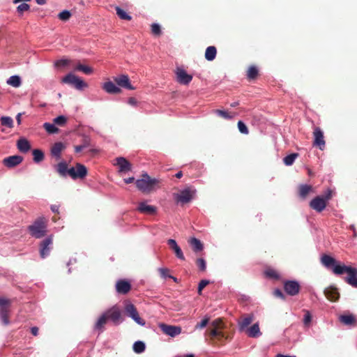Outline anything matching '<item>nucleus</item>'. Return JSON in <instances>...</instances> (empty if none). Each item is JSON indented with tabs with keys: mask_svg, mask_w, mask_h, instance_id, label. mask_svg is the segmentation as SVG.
Segmentation results:
<instances>
[{
	"mask_svg": "<svg viewBox=\"0 0 357 357\" xmlns=\"http://www.w3.org/2000/svg\"><path fill=\"white\" fill-rule=\"evenodd\" d=\"M38 331H39V329L36 326H33V327H32L31 328V332L32 335H34V336H37L38 335Z\"/></svg>",
	"mask_w": 357,
	"mask_h": 357,
	"instance_id": "61",
	"label": "nucleus"
},
{
	"mask_svg": "<svg viewBox=\"0 0 357 357\" xmlns=\"http://www.w3.org/2000/svg\"><path fill=\"white\" fill-rule=\"evenodd\" d=\"M324 295L331 302L337 301L340 298L337 289L333 287L326 288L324 290Z\"/></svg>",
	"mask_w": 357,
	"mask_h": 357,
	"instance_id": "25",
	"label": "nucleus"
},
{
	"mask_svg": "<svg viewBox=\"0 0 357 357\" xmlns=\"http://www.w3.org/2000/svg\"><path fill=\"white\" fill-rule=\"evenodd\" d=\"M114 81L121 87L134 90L135 88L130 84V79L127 75H121L114 78Z\"/></svg>",
	"mask_w": 357,
	"mask_h": 357,
	"instance_id": "19",
	"label": "nucleus"
},
{
	"mask_svg": "<svg viewBox=\"0 0 357 357\" xmlns=\"http://www.w3.org/2000/svg\"><path fill=\"white\" fill-rule=\"evenodd\" d=\"M135 181L134 177H129L128 178L124 179V182L127 184L132 183Z\"/></svg>",
	"mask_w": 357,
	"mask_h": 357,
	"instance_id": "64",
	"label": "nucleus"
},
{
	"mask_svg": "<svg viewBox=\"0 0 357 357\" xmlns=\"http://www.w3.org/2000/svg\"><path fill=\"white\" fill-rule=\"evenodd\" d=\"M209 320H210V318L208 317H204L201 322L199 323H197L196 325H195V329H202L204 328H205L207 324H208L209 322Z\"/></svg>",
	"mask_w": 357,
	"mask_h": 357,
	"instance_id": "50",
	"label": "nucleus"
},
{
	"mask_svg": "<svg viewBox=\"0 0 357 357\" xmlns=\"http://www.w3.org/2000/svg\"><path fill=\"white\" fill-rule=\"evenodd\" d=\"M188 242L195 252H201L204 249L203 243L195 237L190 238Z\"/></svg>",
	"mask_w": 357,
	"mask_h": 357,
	"instance_id": "29",
	"label": "nucleus"
},
{
	"mask_svg": "<svg viewBox=\"0 0 357 357\" xmlns=\"http://www.w3.org/2000/svg\"><path fill=\"white\" fill-rule=\"evenodd\" d=\"M75 70H78V71H82L86 75H90L93 73L92 68L87 66L82 65L79 63L76 65Z\"/></svg>",
	"mask_w": 357,
	"mask_h": 357,
	"instance_id": "39",
	"label": "nucleus"
},
{
	"mask_svg": "<svg viewBox=\"0 0 357 357\" xmlns=\"http://www.w3.org/2000/svg\"><path fill=\"white\" fill-rule=\"evenodd\" d=\"M71 17V13L70 11L67 10H64L62 12L59 13L58 15V17L62 21H67Z\"/></svg>",
	"mask_w": 357,
	"mask_h": 357,
	"instance_id": "47",
	"label": "nucleus"
},
{
	"mask_svg": "<svg viewBox=\"0 0 357 357\" xmlns=\"http://www.w3.org/2000/svg\"><path fill=\"white\" fill-rule=\"evenodd\" d=\"M54 123L58 126H63L67 121L66 117L64 116H59L53 120Z\"/></svg>",
	"mask_w": 357,
	"mask_h": 357,
	"instance_id": "51",
	"label": "nucleus"
},
{
	"mask_svg": "<svg viewBox=\"0 0 357 357\" xmlns=\"http://www.w3.org/2000/svg\"><path fill=\"white\" fill-rule=\"evenodd\" d=\"M159 272L160 273V275L162 277V278H172L174 281H176V278L170 275H168V272H169V270L167 268H159Z\"/></svg>",
	"mask_w": 357,
	"mask_h": 357,
	"instance_id": "55",
	"label": "nucleus"
},
{
	"mask_svg": "<svg viewBox=\"0 0 357 357\" xmlns=\"http://www.w3.org/2000/svg\"><path fill=\"white\" fill-rule=\"evenodd\" d=\"M10 301L4 298H0V318L4 325H8L9 321V305Z\"/></svg>",
	"mask_w": 357,
	"mask_h": 357,
	"instance_id": "8",
	"label": "nucleus"
},
{
	"mask_svg": "<svg viewBox=\"0 0 357 357\" xmlns=\"http://www.w3.org/2000/svg\"><path fill=\"white\" fill-rule=\"evenodd\" d=\"M312 321V315L309 311L305 312V315L303 318V323L305 326H308Z\"/></svg>",
	"mask_w": 357,
	"mask_h": 357,
	"instance_id": "53",
	"label": "nucleus"
},
{
	"mask_svg": "<svg viewBox=\"0 0 357 357\" xmlns=\"http://www.w3.org/2000/svg\"><path fill=\"white\" fill-rule=\"evenodd\" d=\"M214 112L218 115L221 118H223L225 119H227V120H230V119H232L235 115L236 114V113L233 112V113H229L227 111H225V110H221V109H215L214 111Z\"/></svg>",
	"mask_w": 357,
	"mask_h": 357,
	"instance_id": "36",
	"label": "nucleus"
},
{
	"mask_svg": "<svg viewBox=\"0 0 357 357\" xmlns=\"http://www.w3.org/2000/svg\"><path fill=\"white\" fill-rule=\"evenodd\" d=\"M176 75L177 82L181 84L187 85L192 79L191 75H188L185 70L180 68L176 69Z\"/></svg>",
	"mask_w": 357,
	"mask_h": 357,
	"instance_id": "16",
	"label": "nucleus"
},
{
	"mask_svg": "<svg viewBox=\"0 0 357 357\" xmlns=\"http://www.w3.org/2000/svg\"><path fill=\"white\" fill-rule=\"evenodd\" d=\"M298 153H291L284 158V163L287 166H290L294 163V160L298 158Z\"/></svg>",
	"mask_w": 357,
	"mask_h": 357,
	"instance_id": "42",
	"label": "nucleus"
},
{
	"mask_svg": "<svg viewBox=\"0 0 357 357\" xmlns=\"http://www.w3.org/2000/svg\"><path fill=\"white\" fill-rule=\"evenodd\" d=\"M237 126L240 132H241L242 134L248 135L249 133V130L248 127L243 121H239L238 122Z\"/></svg>",
	"mask_w": 357,
	"mask_h": 357,
	"instance_id": "49",
	"label": "nucleus"
},
{
	"mask_svg": "<svg viewBox=\"0 0 357 357\" xmlns=\"http://www.w3.org/2000/svg\"><path fill=\"white\" fill-rule=\"evenodd\" d=\"M344 273L348 274V276L345 278L346 282L353 287L357 288V268L345 266L344 267H335L334 270V274L335 275H342Z\"/></svg>",
	"mask_w": 357,
	"mask_h": 357,
	"instance_id": "5",
	"label": "nucleus"
},
{
	"mask_svg": "<svg viewBox=\"0 0 357 357\" xmlns=\"http://www.w3.org/2000/svg\"><path fill=\"white\" fill-rule=\"evenodd\" d=\"M225 324L222 319L218 318L213 320L210 327L206 330L205 335H208L211 340H217L222 342L223 340L227 339L225 334L223 331Z\"/></svg>",
	"mask_w": 357,
	"mask_h": 357,
	"instance_id": "3",
	"label": "nucleus"
},
{
	"mask_svg": "<svg viewBox=\"0 0 357 357\" xmlns=\"http://www.w3.org/2000/svg\"><path fill=\"white\" fill-rule=\"evenodd\" d=\"M151 33L154 36H160L162 33L160 26L156 23L152 24H151Z\"/></svg>",
	"mask_w": 357,
	"mask_h": 357,
	"instance_id": "48",
	"label": "nucleus"
},
{
	"mask_svg": "<svg viewBox=\"0 0 357 357\" xmlns=\"http://www.w3.org/2000/svg\"><path fill=\"white\" fill-rule=\"evenodd\" d=\"M321 263L327 269L332 270L333 273H334V270H335V267L345 266L344 264H341L340 262L337 261L335 258H333V257H331L328 255H326V254H324L321 256Z\"/></svg>",
	"mask_w": 357,
	"mask_h": 357,
	"instance_id": "10",
	"label": "nucleus"
},
{
	"mask_svg": "<svg viewBox=\"0 0 357 357\" xmlns=\"http://www.w3.org/2000/svg\"><path fill=\"white\" fill-rule=\"evenodd\" d=\"M167 244L169 245L170 248L174 252L179 246L177 245L176 242L174 239H169L167 241Z\"/></svg>",
	"mask_w": 357,
	"mask_h": 357,
	"instance_id": "56",
	"label": "nucleus"
},
{
	"mask_svg": "<svg viewBox=\"0 0 357 357\" xmlns=\"http://www.w3.org/2000/svg\"><path fill=\"white\" fill-rule=\"evenodd\" d=\"M194 191L190 188H186L177 195L176 200L178 202L185 204L190 202L193 197Z\"/></svg>",
	"mask_w": 357,
	"mask_h": 357,
	"instance_id": "20",
	"label": "nucleus"
},
{
	"mask_svg": "<svg viewBox=\"0 0 357 357\" xmlns=\"http://www.w3.org/2000/svg\"><path fill=\"white\" fill-rule=\"evenodd\" d=\"M301 289L299 283L296 280H287L284 282V290L289 296L298 294Z\"/></svg>",
	"mask_w": 357,
	"mask_h": 357,
	"instance_id": "12",
	"label": "nucleus"
},
{
	"mask_svg": "<svg viewBox=\"0 0 357 357\" xmlns=\"http://www.w3.org/2000/svg\"><path fill=\"white\" fill-rule=\"evenodd\" d=\"M131 289V284L125 280H120L116 284V290L119 294H126Z\"/></svg>",
	"mask_w": 357,
	"mask_h": 357,
	"instance_id": "22",
	"label": "nucleus"
},
{
	"mask_svg": "<svg viewBox=\"0 0 357 357\" xmlns=\"http://www.w3.org/2000/svg\"><path fill=\"white\" fill-rule=\"evenodd\" d=\"M195 264L200 271L204 272L206 269V263L203 258L197 259Z\"/></svg>",
	"mask_w": 357,
	"mask_h": 357,
	"instance_id": "46",
	"label": "nucleus"
},
{
	"mask_svg": "<svg viewBox=\"0 0 357 357\" xmlns=\"http://www.w3.org/2000/svg\"><path fill=\"white\" fill-rule=\"evenodd\" d=\"M160 181L156 178H151L147 174H144L141 179L136 181L137 188L143 193H150L158 185Z\"/></svg>",
	"mask_w": 357,
	"mask_h": 357,
	"instance_id": "4",
	"label": "nucleus"
},
{
	"mask_svg": "<svg viewBox=\"0 0 357 357\" xmlns=\"http://www.w3.org/2000/svg\"><path fill=\"white\" fill-rule=\"evenodd\" d=\"M81 145L84 149L92 147V141L89 136L84 135L81 139Z\"/></svg>",
	"mask_w": 357,
	"mask_h": 357,
	"instance_id": "45",
	"label": "nucleus"
},
{
	"mask_svg": "<svg viewBox=\"0 0 357 357\" xmlns=\"http://www.w3.org/2000/svg\"><path fill=\"white\" fill-rule=\"evenodd\" d=\"M116 15L122 20H130L132 17L129 15L125 10L121 9L120 7L116 6L115 8Z\"/></svg>",
	"mask_w": 357,
	"mask_h": 357,
	"instance_id": "41",
	"label": "nucleus"
},
{
	"mask_svg": "<svg viewBox=\"0 0 357 357\" xmlns=\"http://www.w3.org/2000/svg\"><path fill=\"white\" fill-rule=\"evenodd\" d=\"M247 78L249 80L256 79L259 75L258 68L255 66H251L247 70Z\"/></svg>",
	"mask_w": 357,
	"mask_h": 357,
	"instance_id": "35",
	"label": "nucleus"
},
{
	"mask_svg": "<svg viewBox=\"0 0 357 357\" xmlns=\"http://www.w3.org/2000/svg\"><path fill=\"white\" fill-rule=\"evenodd\" d=\"M104 313L107 316L108 321L110 320L114 325H119L123 321L121 310L117 305L112 306Z\"/></svg>",
	"mask_w": 357,
	"mask_h": 357,
	"instance_id": "7",
	"label": "nucleus"
},
{
	"mask_svg": "<svg viewBox=\"0 0 357 357\" xmlns=\"http://www.w3.org/2000/svg\"><path fill=\"white\" fill-rule=\"evenodd\" d=\"M137 211L146 215H153L156 213L157 208L152 205H148L146 202H142L139 204Z\"/></svg>",
	"mask_w": 357,
	"mask_h": 357,
	"instance_id": "21",
	"label": "nucleus"
},
{
	"mask_svg": "<svg viewBox=\"0 0 357 357\" xmlns=\"http://www.w3.org/2000/svg\"><path fill=\"white\" fill-rule=\"evenodd\" d=\"M339 319L341 323L347 326L354 325L356 322V318L352 314H342L339 317Z\"/></svg>",
	"mask_w": 357,
	"mask_h": 357,
	"instance_id": "30",
	"label": "nucleus"
},
{
	"mask_svg": "<svg viewBox=\"0 0 357 357\" xmlns=\"http://www.w3.org/2000/svg\"><path fill=\"white\" fill-rule=\"evenodd\" d=\"M326 205V200L321 196L315 197L310 202V208L319 213L325 209Z\"/></svg>",
	"mask_w": 357,
	"mask_h": 357,
	"instance_id": "14",
	"label": "nucleus"
},
{
	"mask_svg": "<svg viewBox=\"0 0 357 357\" xmlns=\"http://www.w3.org/2000/svg\"><path fill=\"white\" fill-rule=\"evenodd\" d=\"M23 161V157L21 155H11L5 158L3 160V164L8 168H13L19 165Z\"/></svg>",
	"mask_w": 357,
	"mask_h": 357,
	"instance_id": "17",
	"label": "nucleus"
},
{
	"mask_svg": "<svg viewBox=\"0 0 357 357\" xmlns=\"http://www.w3.org/2000/svg\"><path fill=\"white\" fill-rule=\"evenodd\" d=\"M145 344L142 341H137L133 344V350L137 354H141L144 351Z\"/></svg>",
	"mask_w": 357,
	"mask_h": 357,
	"instance_id": "40",
	"label": "nucleus"
},
{
	"mask_svg": "<svg viewBox=\"0 0 357 357\" xmlns=\"http://www.w3.org/2000/svg\"><path fill=\"white\" fill-rule=\"evenodd\" d=\"M264 275L266 278L278 280L280 278V273L277 270L272 268H267L264 271Z\"/></svg>",
	"mask_w": 357,
	"mask_h": 357,
	"instance_id": "34",
	"label": "nucleus"
},
{
	"mask_svg": "<svg viewBox=\"0 0 357 357\" xmlns=\"http://www.w3.org/2000/svg\"><path fill=\"white\" fill-rule=\"evenodd\" d=\"M54 168L60 176L66 177L68 175L74 180L82 179L87 175L86 167L81 163H76L75 167L68 168L66 162L61 161L54 165Z\"/></svg>",
	"mask_w": 357,
	"mask_h": 357,
	"instance_id": "1",
	"label": "nucleus"
},
{
	"mask_svg": "<svg viewBox=\"0 0 357 357\" xmlns=\"http://www.w3.org/2000/svg\"><path fill=\"white\" fill-rule=\"evenodd\" d=\"M312 192L313 188L310 185L301 184L298 187V196L303 200L305 199L307 195Z\"/></svg>",
	"mask_w": 357,
	"mask_h": 357,
	"instance_id": "26",
	"label": "nucleus"
},
{
	"mask_svg": "<svg viewBox=\"0 0 357 357\" xmlns=\"http://www.w3.org/2000/svg\"><path fill=\"white\" fill-rule=\"evenodd\" d=\"M116 165L119 167V172H127L131 170L132 165L130 162L123 157H119L116 159Z\"/></svg>",
	"mask_w": 357,
	"mask_h": 357,
	"instance_id": "24",
	"label": "nucleus"
},
{
	"mask_svg": "<svg viewBox=\"0 0 357 357\" xmlns=\"http://www.w3.org/2000/svg\"><path fill=\"white\" fill-rule=\"evenodd\" d=\"M128 103L135 106L137 105V100L135 98L131 97L128 99Z\"/></svg>",
	"mask_w": 357,
	"mask_h": 357,
	"instance_id": "62",
	"label": "nucleus"
},
{
	"mask_svg": "<svg viewBox=\"0 0 357 357\" xmlns=\"http://www.w3.org/2000/svg\"><path fill=\"white\" fill-rule=\"evenodd\" d=\"M273 295L275 296V297H278V298H280L282 300H284L285 299V296L284 294L282 293V291L279 289H276L274 290L273 291Z\"/></svg>",
	"mask_w": 357,
	"mask_h": 357,
	"instance_id": "59",
	"label": "nucleus"
},
{
	"mask_svg": "<svg viewBox=\"0 0 357 357\" xmlns=\"http://www.w3.org/2000/svg\"><path fill=\"white\" fill-rule=\"evenodd\" d=\"M62 82L68 84L77 90H82L88 86V84L84 80L73 73H69L63 77Z\"/></svg>",
	"mask_w": 357,
	"mask_h": 357,
	"instance_id": "6",
	"label": "nucleus"
},
{
	"mask_svg": "<svg viewBox=\"0 0 357 357\" xmlns=\"http://www.w3.org/2000/svg\"><path fill=\"white\" fill-rule=\"evenodd\" d=\"M53 245V236L50 235L43 239L39 245V251L41 258L45 259L49 256Z\"/></svg>",
	"mask_w": 357,
	"mask_h": 357,
	"instance_id": "9",
	"label": "nucleus"
},
{
	"mask_svg": "<svg viewBox=\"0 0 357 357\" xmlns=\"http://www.w3.org/2000/svg\"><path fill=\"white\" fill-rule=\"evenodd\" d=\"M70 63L68 59H60L56 61L55 66L57 67L65 66Z\"/></svg>",
	"mask_w": 357,
	"mask_h": 357,
	"instance_id": "58",
	"label": "nucleus"
},
{
	"mask_svg": "<svg viewBox=\"0 0 357 357\" xmlns=\"http://www.w3.org/2000/svg\"><path fill=\"white\" fill-rule=\"evenodd\" d=\"M21 79L17 75L11 76L7 81V84L13 86V87H19L21 85Z\"/></svg>",
	"mask_w": 357,
	"mask_h": 357,
	"instance_id": "38",
	"label": "nucleus"
},
{
	"mask_svg": "<svg viewBox=\"0 0 357 357\" xmlns=\"http://www.w3.org/2000/svg\"><path fill=\"white\" fill-rule=\"evenodd\" d=\"M313 137V145L314 146L319 147L320 150H324L325 148L326 142L324 140V132L320 128L316 127L314 128Z\"/></svg>",
	"mask_w": 357,
	"mask_h": 357,
	"instance_id": "13",
	"label": "nucleus"
},
{
	"mask_svg": "<svg viewBox=\"0 0 357 357\" xmlns=\"http://www.w3.org/2000/svg\"><path fill=\"white\" fill-rule=\"evenodd\" d=\"M33 156V161L36 163H39L44 160V153L40 149H34L32 152Z\"/></svg>",
	"mask_w": 357,
	"mask_h": 357,
	"instance_id": "37",
	"label": "nucleus"
},
{
	"mask_svg": "<svg viewBox=\"0 0 357 357\" xmlns=\"http://www.w3.org/2000/svg\"><path fill=\"white\" fill-rule=\"evenodd\" d=\"M43 128L50 134H54L59 132V128H56L54 124L50 123H45L43 124Z\"/></svg>",
	"mask_w": 357,
	"mask_h": 357,
	"instance_id": "44",
	"label": "nucleus"
},
{
	"mask_svg": "<svg viewBox=\"0 0 357 357\" xmlns=\"http://www.w3.org/2000/svg\"><path fill=\"white\" fill-rule=\"evenodd\" d=\"M217 54V50L215 46H209L205 51V59L208 61H213L215 59Z\"/></svg>",
	"mask_w": 357,
	"mask_h": 357,
	"instance_id": "33",
	"label": "nucleus"
},
{
	"mask_svg": "<svg viewBox=\"0 0 357 357\" xmlns=\"http://www.w3.org/2000/svg\"><path fill=\"white\" fill-rule=\"evenodd\" d=\"M125 310L126 314L130 317H131L136 323L141 326L145 325V321L139 317L137 308L133 304H127L125 307Z\"/></svg>",
	"mask_w": 357,
	"mask_h": 357,
	"instance_id": "11",
	"label": "nucleus"
},
{
	"mask_svg": "<svg viewBox=\"0 0 357 357\" xmlns=\"http://www.w3.org/2000/svg\"><path fill=\"white\" fill-rule=\"evenodd\" d=\"M48 220L44 216L36 218L27 230L29 234L35 238H41L47 235Z\"/></svg>",
	"mask_w": 357,
	"mask_h": 357,
	"instance_id": "2",
	"label": "nucleus"
},
{
	"mask_svg": "<svg viewBox=\"0 0 357 357\" xmlns=\"http://www.w3.org/2000/svg\"><path fill=\"white\" fill-rule=\"evenodd\" d=\"M108 319L105 313H102L101 316L97 320L94 328L100 331H102L105 325L107 324Z\"/></svg>",
	"mask_w": 357,
	"mask_h": 357,
	"instance_id": "32",
	"label": "nucleus"
},
{
	"mask_svg": "<svg viewBox=\"0 0 357 357\" xmlns=\"http://www.w3.org/2000/svg\"><path fill=\"white\" fill-rule=\"evenodd\" d=\"M30 8V6L29 4L26 3H21L20 5H19L17 7V12L20 14V15H22V13L24 12V11H27L29 10Z\"/></svg>",
	"mask_w": 357,
	"mask_h": 357,
	"instance_id": "52",
	"label": "nucleus"
},
{
	"mask_svg": "<svg viewBox=\"0 0 357 357\" xmlns=\"http://www.w3.org/2000/svg\"><path fill=\"white\" fill-rule=\"evenodd\" d=\"M102 89L108 93L117 94L121 92V89L116 86L112 82L109 81L103 84Z\"/></svg>",
	"mask_w": 357,
	"mask_h": 357,
	"instance_id": "28",
	"label": "nucleus"
},
{
	"mask_svg": "<svg viewBox=\"0 0 357 357\" xmlns=\"http://www.w3.org/2000/svg\"><path fill=\"white\" fill-rule=\"evenodd\" d=\"M254 321L252 314L243 315L238 321L239 331L243 332L248 328V326Z\"/></svg>",
	"mask_w": 357,
	"mask_h": 357,
	"instance_id": "18",
	"label": "nucleus"
},
{
	"mask_svg": "<svg viewBox=\"0 0 357 357\" xmlns=\"http://www.w3.org/2000/svg\"><path fill=\"white\" fill-rule=\"evenodd\" d=\"M0 121L1 124L3 126H6L10 128L13 127V120L10 116H2Z\"/></svg>",
	"mask_w": 357,
	"mask_h": 357,
	"instance_id": "43",
	"label": "nucleus"
},
{
	"mask_svg": "<svg viewBox=\"0 0 357 357\" xmlns=\"http://www.w3.org/2000/svg\"><path fill=\"white\" fill-rule=\"evenodd\" d=\"M174 253H175L176 257L178 258L179 259H181L182 261H184L185 259V256H184L180 247L178 248H177L176 250V251H174Z\"/></svg>",
	"mask_w": 357,
	"mask_h": 357,
	"instance_id": "57",
	"label": "nucleus"
},
{
	"mask_svg": "<svg viewBox=\"0 0 357 357\" xmlns=\"http://www.w3.org/2000/svg\"><path fill=\"white\" fill-rule=\"evenodd\" d=\"M160 328L165 334L171 337H175L181 333V328L180 326L161 324Z\"/></svg>",
	"mask_w": 357,
	"mask_h": 357,
	"instance_id": "15",
	"label": "nucleus"
},
{
	"mask_svg": "<svg viewBox=\"0 0 357 357\" xmlns=\"http://www.w3.org/2000/svg\"><path fill=\"white\" fill-rule=\"evenodd\" d=\"M243 332H245L246 335L250 337L255 338L259 337L261 335L258 323L254 324L252 326L248 327Z\"/></svg>",
	"mask_w": 357,
	"mask_h": 357,
	"instance_id": "27",
	"label": "nucleus"
},
{
	"mask_svg": "<svg viewBox=\"0 0 357 357\" xmlns=\"http://www.w3.org/2000/svg\"><path fill=\"white\" fill-rule=\"evenodd\" d=\"M208 284H209V281L206 280H202L199 282V285H198V289H197V292H198L199 295L202 294V291L203 289Z\"/></svg>",
	"mask_w": 357,
	"mask_h": 357,
	"instance_id": "54",
	"label": "nucleus"
},
{
	"mask_svg": "<svg viewBox=\"0 0 357 357\" xmlns=\"http://www.w3.org/2000/svg\"><path fill=\"white\" fill-rule=\"evenodd\" d=\"M17 146L19 151L22 153H26L31 149L29 141L24 138H21L17 141Z\"/></svg>",
	"mask_w": 357,
	"mask_h": 357,
	"instance_id": "31",
	"label": "nucleus"
},
{
	"mask_svg": "<svg viewBox=\"0 0 357 357\" xmlns=\"http://www.w3.org/2000/svg\"><path fill=\"white\" fill-rule=\"evenodd\" d=\"M323 197L326 200V202H328V201L332 197V191L331 190H328L326 195Z\"/></svg>",
	"mask_w": 357,
	"mask_h": 357,
	"instance_id": "60",
	"label": "nucleus"
},
{
	"mask_svg": "<svg viewBox=\"0 0 357 357\" xmlns=\"http://www.w3.org/2000/svg\"><path fill=\"white\" fill-rule=\"evenodd\" d=\"M74 149H75V153H77L81 152L83 149H84L82 146V145H81V144H80V145L75 146H74Z\"/></svg>",
	"mask_w": 357,
	"mask_h": 357,
	"instance_id": "63",
	"label": "nucleus"
},
{
	"mask_svg": "<svg viewBox=\"0 0 357 357\" xmlns=\"http://www.w3.org/2000/svg\"><path fill=\"white\" fill-rule=\"evenodd\" d=\"M66 149V146L62 142L54 143L51 148V155L56 160L61 159V153Z\"/></svg>",
	"mask_w": 357,
	"mask_h": 357,
	"instance_id": "23",
	"label": "nucleus"
}]
</instances>
